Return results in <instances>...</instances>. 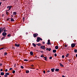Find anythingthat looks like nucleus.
<instances>
[{
	"mask_svg": "<svg viewBox=\"0 0 77 77\" xmlns=\"http://www.w3.org/2000/svg\"><path fill=\"white\" fill-rule=\"evenodd\" d=\"M1 28V29L2 32H3V31L4 32H7V30H6V28H5V27H4L3 28Z\"/></svg>",
	"mask_w": 77,
	"mask_h": 77,
	"instance_id": "f257e3e1",
	"label": "nucleus"
},
{
	"mask_svg": "<svg viewBox=\"0 0 77 77\" xmlns=\"http://www.w3.org/2000/svg\"><path fill=\"white\" fill-rule=\"evenodd\" d=\"M42 41V39L40 37H37L36 40L37 42H39V41Z\"/></svg>",
	"mask_w": 77,
	"mask_h": 77,
	"instance_id": "f03ea898",
	"label": "nucleus"
},
{
	"mask_svg": "<svg viewBox=\"0 0 77 77\" xmlns=\"http://www.w3.org/2000/svg\"><path fill=\"white\" fill-rule=\"evenodd\" d=\"M7 8L8 9V10H7V11H9V10H11V9L12 8V6H8L7 7Z\"/></svg>",
	"mask_w": 77,
	"mask_h": 77,
	"instance_id": "7ed1b4c3",
	"label": "nucleus"
},
{
	"mask_svg": "<svg viewBox=\"0 0 77 77\" xmlns=\"http://www.w3.org/2000/svg\"><path fill=\"white\" fill-rule=\"evenodd\" d=\"M2 35L3 36H6L7 35V33H6V32H3Z\"/></svg>",
	"mask_w": 77,
	"mask_h": 77,
	"instance_id": "20e7f679",
	"label": "nucleus"
},
{
	"mask_svg": "<svg viewBox=\"0 0 77 77\" xmlns=\"http://www.w3.org/2000/svg\"><path fill=\"white\" fill-rule=\"evenodd\" d=\"M33 36L34 38H36L37 36H38V34L37 33L35 34H33Z\"/></svg>",
	"mask_w": 77,
	"mask_h": 77,
	"instance_id": "39448f33",
	"label": "nucleus"
},
{
	"mask_svg": "<svg viewBox=\"0 0 77 77\" xmlns=\"http://www.w3.org/2000/svg\"><path fill=\"white\" fill-rule=\"evenodd\" d=\"M45 46H41L40 48H41V49H43V50H45Z\"/></svg>",
	"mask_w": 77,
	"mask_h": 77,
	"instance_id": "423d86ee",
	"label": "nucleus"
},
{
	"mask_svg": "<svg viewBox=\"0 0 77 77\" xmlns=\"http://www.w3.org/2000/svg\"><path fill=\"white\" fill-rule=\"evenodd\" d=\"M71 47L72 48H73L75 47V44H74V43H73L71 44Z\"/></svg>",
	"mask_w": 77,
	"mask_h": 77,
	"instance_id": "0eeeda50",
	"label": "nucleus"
},
{
	"mask_svg": "<svg viewBox=\"0 0 77 77\" xmlns=\"http://www.w3.org/2000/svg\"><path fill=\"white\" fill-rule=\"evenodd\" d=\"M47 44H48V45H50V44H51V43H50V40L49 39L48 40V42L47 43Z\"/></svg>",
	"mask_w": 77,
	"mask_h": 77,
	"instance_id": "6e6552de",
	"label": "nucleus"
},
{
	"mask_svg": "<svg viewBox=\"0 0 77 77\" xmlns=\"http://www.w3.org/2000/svg\"><path fill=\"white\" fill-rule=\"evenodd\" d=\"M15 45L16 47H20V44H17L16 43L15 44Z\"/></svg>",
	"mask_w": 77,
	"mask_h": 77,
	"instance_id": "1a4fd4ad",
	"label": "nucleus"
},
{
	"mask_svg": "<svg viewBox=\"0 0 77 77\" xmlns=\"http://www.w3.org/2000/svg\"><path fill=\"white\" fill-rule=\"evenodd\" d=\"M55 69L54 68L51 69V71L52 72H54V70Z\"/></svg>",
	"mask_w": 77,
	"mask_h": 77,
	"instance_id": "9d476101",
	"label": "nucleus"
},
{
	"mask_svg": "<svg viewBox=\"0 0 77 77\" xmlns=\"http://www.w3.org/2000/svg\"><path fill=\"white\" fill-rule=\"evenodd\" d=\"M59 71V69H55V71H57V72H58Z\"/></svg>",
	"mask_w": 77,
	"mask_h": 77,
	"instance_id": "9b49d317",
	"label": "nucleus"
},
{
	"mask_svg": "<svg viewBox=\"0 0 77 77\" xmlns=\"http://www.w3.org/2000/svg\"><path fill=\"white\" fill-rule=\"evenodd\" d=\"M30 55H33V52L32 51H31L30 52Z\"/></svg>",
	"mask_w": 77,
	"mask_h": 77,
	"instance_id": "f8f14e48",
	"label": "nucleus"
},
{
	"mask_svg": "<svg viewBox=\"0 0 77 77\" xmlns=\"http://www.w3.org/2000/svg\"><path fill=\"white\" fill-rule=\"evenodd\" d=\"M55 49H58V48H59V47H58V46H56L55 47Z\"/></svg>",
	"mask_w": 77,
	"mask_h": 77,
	"instance_id": "ddd939ff",
	"label": "nucleus"
},
{
	"mask_svg": "<svg viewBox=\"0 0 77 77\" xmlns=\"http://www.w3.org/2000/svg\"><path fill=\"white\" fill-rule=\"evenodd\" d=\"M60 66H62V67H63V65L61 63H60Z\"/></svg>",
	"mask_w": 77,
	"mask_h": 77,
	"instance_id": "4468645a",
	"label": "nucleus"
},
{
	"mask_svg": "<svg viewBox=\"0 0 77 77\" xmlns=\"http://www.w3.org/2000/svg\"><path fill=\"white\" fill-rule=\"evenodd\" d=\"M4 72H2L1 73V75H4Z\"/></svg>",
	"mask_w": 77,
	"mask_h": 77,
	"instance_id": "2eb2a0df",
	"label": "nucleus"
},
{
	"mask_svg": "<svg viewBox=\"0 0 77 77\" xmlns=\"http://www.w3.org/2000/svg\"><path fill=\"white\" fill-rule=\"evenodd\" d=\"M5 75H9L10 74H9V73H6L5 74Z\"/></svg>",
	"mask_w": 77,
	"mask_h": 77,
	"instance_id": "dca6fc26",
	"label": "nucleus"
},
{
	"mask_svg": "<svg viewBox=\"0 0 77 77\" xmlns=\"http://www.w3.org/2000/svg\"><path fill=\"white\" fill-rule=\"evenodd\" d=\"M13 15H17V12H13Z\"/></svg>",
	"mask_w": 77,
	"mask_h": 77,
	"instance_id": "f3484780",
	"label": "nucleus"
},
{
	"mask_svg": "<svg viewBox=\"0 0 77 77\" xmlns=\"http://www.w3.org/2000/svg\"><path fill=\"white\" fill-rule=\"evenodd\" d=\"M32 45L34 46V47H36V44H35L33 43H32Z\"/></svg>",
	"mask_w": 77,
	"mask_h": 77,
	"instance_id": "a211bd4d",
	"label": "nucleus"
},
{
	"mask_svg": "<svg viewBox=\"0 0 77 77\" xmlns=\"http://www.w3.org/2000/svg\"><path fill=\"white\" fill-rule=\"evenodd\" d=\"M26 74H27L29 73V70L26 71Z\"/></svg>",
	"mask_w": 77,
	"mask_h": 77,
	"instance_id": "6ab92c4d",
	"label": "nucleus"
},
{
	"mask_svg": "<svg viewBox=\"0 0 77 77\" xmlns=\"http://www.w3.org/2000/svg\"><path fill=\"white\" fill-rule=\"evenodd\" d=\"M53 53H56V51L55 50H54L53 51Z\"/></svg>",
	"mask_w": 77,
	"mask_h": 77,
	"instance_id": "aec40b11",
	"label": "nucleus"
},
{
	"mask_svg": "<svg viewBox=\"0 0 77 77\" xmlns=\"http://www.w3.org/2000/svg\"><path fill=\"white\" fill-rule=\"evenodd\" d=\"M11 21H14V19L12 18L11 19Z\"/></svg>",
	"mask_w": 77,
	"mask_h": 77,
	"instance_id": "412c9836",
	"label": "nucleus"
},
{
	"mask_svg": "<svg viewBox=\"0 0 77 77\" xmlns=\"http://www.w3.org/2000/svg\"><path fill=\"white\" fill-rule=\"evenodd\" d=\"M2 32V28H0V34H1Z\"/></svg>",
	"mask_w": 77,
	"mask_h": 77,
	"instance_id": "4be33fe9",
	"label": "nucleus"
},
{
	"mask_svg": "<svg viewBox=\"0 0 77 77\" xmlns=\"http://www.w3.org/2000/svg\"><path fill=\"white\" fill-rule=\"evenodd\" d=\"M5 38V36H4V37H3L2 38V40H3V39H4Z\"/></svg>",
	"mask_w": 77,
	"mask_h": 77,
	"instance_id": "5701e85b",
	"label": "nucleus"
},
{
	"mask_svg": "<svg viewBox=\"0 0 77 77\" xmlns=\"http://www.w3.org/2000/svg\"><path fill=\"white\" fill-rule=\"evenodd\" d=\"M69 56V54H67L66 55V57H68Z\"/></svg>",
	"mask_w": 77,
	"mask_h": 77,
	"instance_id": "b1692460",
	"label": "nucleus"
},
{
	"mask_svg": "<svg viewBox=\"0 0 77 77\" xmlns=\"http://www.w3.org/2000/svg\"><path fill=\"white\" fill-rule=\"evenodd\" d=\"M44 58L45 60H47V57H44Z\"/></svg>",
	"mask_w": 77,
	"mask_h": 77,
	"instance_id": "393cba45",
	"label": "nucleus"
},
{
	"mask_svg": "<svg viewBox=\"0 0 77 77\" xmlns=\"http://www.w3.org/2000/svg\"><path fill=\"white\" fill-rule=\"evenodd\" d=\"M8 13H9V12H8L7 11H6V14L7 15H9V14H8Z\"/></svg>",
	"mask_w": 77,
	"mask_h": 77,
	"instance_id": "a878e982",
	"label": "nucleus"
},
{
	"mask_svg": "<svg viewBox=\"0 0 77 77\" xmlns=\"http://www.w3.org/2000/svg\"><path fill=\"white\" fill-rule=\"evenodd\" d=\"M15 70H13L12 71V73L13 74H14V73H15Z\"/></svg>",
	"mask_w": 77,
	"mask_h": 77,
	"instance_id": "bb28decb",
	"label": "nucleus"
},
{
	"mask_svg": "<svg viewBox=\"0 0 77 77\" xmlns=\"http://www.w3.org/2000/svg\"><path fill=\"white\" fill-rule=\"evenodd\" d=\"M7 53L6 52H5L4 54V55L5 56H6V55H7Z\"/></svg>",
	"mask_w": 77,
	"mask_h": 77,
	"instance_id": "cd10ccee",
	"label": "nucleus"
},
{
	"mask_svg": "<svg viewBox=\"0 0 77 77\" xmlns=\"http://www.w3.org/2000/svg\"><path fill=\"white\" fill-rule=\"evenodd\" d=\"M77 49H75L74 50V52L75 53H77Z\"/></svg>",
	"mask_w": 77,
	"mask_h": 77,
	"instance_id": "c85d7f7f",
	"label": "nucleus"
},
{
	"mask_svg": "<svg viewBox=\"0 0 77 77\" xmlns=\"http://www.w3.org/2000/svg\"><path fill=\"white\" fill-rule=\"evenodd\" d=\"M23 60L24 61H25L26 62H27V61H28V60H26V59L24 60Z\"/></svg>",
	"mask_w": 77,
	"mask_h": 77,
	"instance_id": "c756f323",
	"label": "nucleus"
},
{
	"mask_svg": "<svg viewBox=\"0 0 77 77\" xmlns=\"http://www.w3.org/2000/svg\"><path fill=\"white\" fill-rule=\"evenodd\" d=\"M21 68H22V69H23V68H24V67H23V66H21Z\"/></svg>",
	"mask_w": 77,
	"mask_h": 77,
	"instance_id": "7c9ffc66",
	"label": "nucleus"
},
{
	"mask_svg": "<svg viewBox=\"0 0 77 77\" xmlns=\"http://www.w3.org/2000/svg\"><path fill=\"white\" fill-rule=\"evenodd\" d=\"M54 56H55V57H56V56H57V54H54Z\"/></svg>",
	"mask_w": 77,
	"mask_h": 77,
	"instance_id": "2f4dec72",
	"label": "nucleus"
},
{
	"mask_svg": "<svg viewBox=\"0 0 77 77\" xmlns=\"http://www.w3.org/2000/svg\"><path fill=\"white\" fill-rule=\"evenodd\" d=\"M41 57H44V56L43 55H41Z\"/></svg>",
	"mask_w": 77,
	"mask_h": 77,
	"instance_id": "473e14b6",
	"label": "nucleus"
},
{
	"mask_svg": "<svg viewBox=\"0 0 77 77\" xmlns=\"http://www.w3.org/2000/svg\"><path fill=\"white\" fill-rule=\"evenodd\" d=\"M48 50L49 51H51V48H49L48 49Z\"/></svg>",
	"mask_w": 77,
	"mask_h": 77,
	"instance_id": "72a5a7b5",
	"label": "nucleus"
},
{
	"mask_svg": "<svg viewBox=\"0 0 77 77\" xmlns=\"http://www.w3.org/2000/svg\"><path fill=\"white\" fill-rule=\"evenodd\" d=\"M4 77H8V76H7V75L5 74V75H4Z\"/></svg>",
	"mask_w": 77,
	"mask_h": 77,
	"instance_id": "f704fd0d",
	"label": "nucleus"
},
{
	"mask_svg": "<svg viewBox=\"0 0 77 77\" xmlns=\"http://www.w3.org/2000/svg\"><path fill=\"white\" fill-rule=\"evenodd\" d=\"M67 46H68L67 45H65V47H67Z\"/></svg>",
	"mask_w": 77,
	"mask_h": 77,
	"instance_id": "c9c22d12",
	"label": "nucleus"
},
{
	"mask_svg": "<svg viewBox=\"0 0 77 77\" xmlns=\"http://www.w3.org/2000/svg\"><path fill=\"white\" fill-rule=\"evenodd\" d=\"M10 34H8V37H9V36H10Z\"/></svg>",
	"mask_w": 77,
	"mask_h": 77,
	"instance_id": "e433bc0d",
	"label": "nucleus"
},
{
	"mask_svg": "<svg viewBox=\"0 0 77 77\" xmlns=\"http://www.w3.org/2000/svg\"><path fill=\"white\" fill-rule=\"evenodd\" d=\"M64 57H65V56L64 55H63L62 56V58H64Z\"/></svg>",
	"mask_w": 77,
	"mask_h": 77,
	"instance_id": "4c0bfd02",
	"label": "nucleus"
},
{
	"mask_svg": "<svg viewBox=\"0 0 77 77\" xmlns=\"http://www.w3.org/2000/svg\"><path fill=\"white\" fill-rule=\"evenodd\" d=\"M49 59H52V57H49Z\"/></svg>",
	"mask_w": 77,
	"mask_h": 77,
	"instance_id": "58836bf2",
	"label": "nucleus"
},
{
	"mask_svg": "<svg viewBox=\"0 0 77 77\" xmlns=\"http://www.w3.org/2000/svg\"><path fill=\"white\" fill-rule=\"evenodd\" d=\"M43 73L45 74V70L43 71Z\"/></svg>",
	"mask_w": 77,
	"mask_h": 77,
	"instance_id": "ea45409f",
	"label": "nucleus"
},
{
	"mask_svg": "<svg viewBox=\"0 0 77 77\" xmlns=\"http://www.w3.org/2000/svg\"><path fill=\"white\" fill-rule=\"evenodd\" d=\"M3 48H0V49L1 50H2V49H3Z\"/></svg>",
	"mask_w": 77,
	"mask_h": 77,
	"instance_id": "a19ab883",
	"label": "nucleus"
},
{
	"mask_svg": "<svg viewBox=\"0 0 77 77\" xmlns=\"http://www.w3.org/2000/svg\"><path fill=\"white\" fill-rule=\"evenodd\" d=\"M12 68H10L9 69L10 70H12Z\"/></svg>",
	"mask_w": 77,
	"mask_h": 77,
	"instance_id": "79ce46f5",
	"label": "nucleus"
},
{
	"mask_svg": "<svg viewBox=\"0 0 77 77\" xmlns=\"http://www.w3.org/2000/svg\"><path fill=\"white\" fill-rule=\"evenodd\" d=\"M1 71H3V69H0Z\"/></svg>",
	"mask_w": 77,
	"mask_h": 77,
	"instance_id": "37998d69",
	"label": "nucleus"
},
{
	"mask_svg": "<svg viewBox=\"0 0 77 77\" xmlns=\"http://www.w3.org/2000/svg\"><path fill=\"white\" fill-rule=\"evenodd\" d=\"M5 72H7L8 71V70L7 69H6L5 70Z\"/></svg>",
	"mask_w": 77,
	"mask_h": 77,
	"instance_id": "c03bdc74",
	"label": "nucleus"
},
{
	"mask_svg": "<svg viewBox=\"0 0 77 77\" xmlns=\"http://www.w3.org/2000/svg\"><path fill=\"white\" fill-rule=\"evenodd\" d=\"M50 71L49 70H48L47 71V72H50Z\"/></svg>",
	"mask_w": 77,
	"mask_h": 77,
	"instance_id": "a18cd8bd",
	"label": "nucleus"
},
{
	"mask_svg": "<svg viewBox=\"0 0 77 77\" xmlns=\"http://www.w3.org/2000/svg\"><path fill=\"white\" fill-rule=\"evenodd\" d=\"M43 44H45V42H43Z\"/></svg>",
	"mask_w": 77,
	"mask_h": 77,
	"instance_id": "49530a36",
	"label": "nucleus"
},
{
	"mask_svg": "<svg viewBox=\"0 0 77 77\" xmlns=\"http://www.w3.org/2000/svg\"><path fill=\"white\" fill-rule=\"evenodd\" d=\"M0 66H2V63H0Z\"/></svg>",
	"mask_w": 77,
	"mask_h": 77,
	"instance_id": "de8ad7c7",
	"label": "nucleus"
},
{
	"mask_svg": "<svg viewBox=\"0 0 77 77\" xmlns=\"http://www.w3.org/2000/svg\"><path fill=\"white\" fill-rule=\"evenodd\" d=\"M31 66H32V67H33L34 66H33V65H31Z\"/></svg>",
	"mask_w": 77,
	"mask_h": 77,
	"instance_id": "09e8293b",
	"label": "nucleus"
},
{
	"mask_svg": "<svg viewBox=\"0 0 77 77\" xmlns=\"http://www.w3.org/2000/svg\"><path fill=\"white\" fill-rule=\"evenodd\" d=\"M2 2H0V5H1L2 4Z\"/></svg>",
	"mask_w": 77,
	"mask_h": 77,
	"instance_id": "8fccbe9b",
	"label": "nucleus"
},
{
	"mask_svg": "<svg viewBox=\"0 0 77 77\" xmlns=\"http://www.w3.org/2000/svg\"><path fill=\"white\" fill-rule=\"evenodd\" d=\"M16 65H14V67H16Z\"/></svg>",
	"mask_w": 77,
	"mask_h": 77,
	"instance_id": "3c124183",
	"label": "nucleus"
},
{
	"mask_svg": "<svg viewBox=\"0 0 77 77\" xmlns=\"http://www.w3.org/2000/svg\"><path fill=\"white\" fill-rule=\"evenodd\" d=\"M62 77H65V76H64V75H63L62 76Z\"/></svg>",
	"mask_w": 77,
	"mask_h": 77,
	"instance_id": "603ef678",
	"label": "nucleus"
},
{
	"mask_svg": "<svg viewBox=\"0 0 77 77\" xmlns=\"http://www.w3.org/2000/svg\"><path fill=\"white\" fill-rule=\"evenodd\" d=\"M48 50V48H47L46 50Z\"/></svg>",
	"mask_w": 77,
	"mask_h": 77,
	"instance_id": "864d4df0",
	"label": "nucleus"
},
{
	"mask_svg": "<svg viewBox=\"0 0 77 77\" xmlns=\"http://www.w3.org/2000/svg\"><path fill=\"white\" fill-rule=\"evenodd\" d=\"M23 20H25V18H24V17H23Z\"/></svg>",
	"mask_w": 77,
	"mask_h": 77,
	"instance_id": "5fc2aeb1",
	"label": "nucleus"
},
{
	"mask_svg": "<svg viewBox=\"0 0 77 77\" xmlns=\"http://www.w3.org/2000/svg\"><path fill=\"white\" fill-rule=\"evenodd\" d=\"M31 69H35V68H32Z\"/></svg>",
	"mask_w": 77,
	"mask_h": 77,
	"instance_id": "6e6d98bb",
	"label": "nucleus"
},
{
	"mask_svg": "<svg viewBox=\"0 0 77 77\" xmlns=\"http://www.w3.org/2000/svg\"><path fill=\"white\" fill-rule=\"evenodd\" d=\"M11 17H13V15H11Z\"/></svg>",
	"mask_w": 77,
	"mask_h": 77,
	"instance_id": "4d7b16f0",
	"label": "nucleus"
},
{
	"mask_svg": "<svg viewBox=\"0 0 77 77\" xmlns=\"http://www.w3.org/2000/svg\"><path fill=\"white\" fill-rule=\"evenodd\" d=\"M38 45H40V44H38Z\"/></svg>",
	"mask_w": 77,
	"mask_h": 77,
	"instance_id": "13d9d810",
	"label": "nucleus"
},
{
	"mask_svg": "<svg viewBox=\"0 0 77 77\" xmlns=\"http://www.w3.org/2000/svg\"><path fill=\"white\" fill-rule=\"evenodd\" d=\"M3 0L4 1H5V0Z\"/></svg>",
	"mask_w": 77,
	"mask_h": 77,
	"instance_id": "bf43d9fd",
	"label": "nucleus"
},
{
	"mask_svg": "<svg viewBox=\"0 0 77 77\" xmlns=\"http://www.w3.org/2000/svg\"><path fill=\"white\" fill-rule=\"evenodd\" d=\"M1 77V75H0V77Z\"/></svg>",
	"mask_w": 77,
	"mask_h": 77,
	"instance_id": "052dcab7",
	"label": "nucleus"
},
{
	"mask_svg": "<svg viewBox=\"0 0 77 77\" xmlns=\"http://www.w3.org/2000/svg\"><path fill=\"white\" fill-rule=\"evenodd\" d=\"M69 60V61H70V60Z\"/></svg>",
	"mask_w": 77,
	"mask_h": 77,
	"instance_id": "680f3d73",
	"label": "nucleus"
},
{
	"mask_svg": "<svg viewBox=\"0 0 77 77\" xmlns=\"http://www.w3.org/2000/svg\"><path fill=\"white\" fill-rule=\"evenodd\" d=\"M26 34H27V33H26Z\"/></svg>",
	"mask_w": 77,
	"mask_h": 77,
	"instance_id": "e2e57ef3",
	"label": "nucleus"
},
{
	"mask_svg": "<svg viewBox=\"0 0 77 77\" xmlns=\"http://www.w3.org/2000/svg\"><path fill=\"white\" fill-rule=\"evenodd\" d=\"M41 53H42V52H41Z\"/></svg>",
	"mask_w": 77,
	"mask_h": 77,
	"instance_id": "0e129e2a",
	"label": "nucleus"
},
{
	"mask_svg": "<svg viewBox=\"0 0 77 77\" xmlns=\"http://www.w3.org/2000/svg\"><path fill=\"white\" fill-rule=\"evenodd\" d=\"M0 50H1V49H0Z\"/></svg>",
	"mask_w": 77,
	"mask_h": 77,
	"instance_id": "69168bd1",
	"label": "nucleus"
}]
</instances>
